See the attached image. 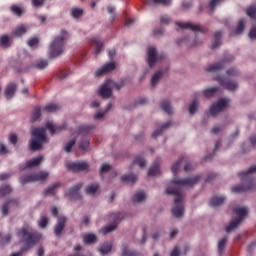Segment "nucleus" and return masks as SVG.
<instances>
[{
    "mask_svg": "<svg viewBox=\"0 0 256 256\" xmlns=\"http://www.w3.org/2000/svg\"><path fill=\"white\" fill-rule=\"evenodd\" d=\"M199 179L201 176H195L192 178H185V179H173L171 181L172 185H176V187H168L166 189L167 195H175V207L172 209V214L174 217L178 219L183 217V195L181 194L182 187H193V185H197L199 183Z\"/></svg>",
    "mask_w": 256,
    "mask_h": 256,
    "instance_id": "obj_1",
    "label": "nucleus"
},
{
    "mask_svg": "<svg viewBox=\"0 0 256 256\" xmlns=\"http://www.w3.org/2000/svg\"><path fill=\"white\" fill-rule=\"evenodd\" d=\"M20 241L26 246L22 247L18 252L12 253L10 256H22L26 251L35 247L43 237L37 230H32L29 224H24L23 227L17 232Z\"/></svg>",
    "mask_w": 256,
    "mask_h": 256,
    "instance_id": "obj_2",
    "label": "nucleus"
},
{
    "mask_svg": "<svg viewBox=\"0 0 256 256\" xmlns=\"http://www.w3.org/2000/svg\"><path fill=\"white\" fill-rule=\"evenodd\" d=\"M252 173H256V165L251 166L246 172H240L238 177L245 183V185L232 187V193H244L245 191H253V189H256L255 179L251 177Z\"/></svg>",
    "mask_w": 256,
    "mask_h": 256,
    "instance_id": "obj_3",
    "label": "nucleus"
},
{
    "mask_svg": "<svg viewBox=\"0 0 256 256\" xmlns=\"http://www.w3.org/2000/svg\"><path fill=\"white\" fill-rule=\"evenodd\" d=\"M67 39H69V33L65 30H61L60 35L54 38L50 45V57L52 59L63 55Z\"/></svg>",
    "mask_w": 256,
    "mask_h": 256,
    "instance_id": "obj_4",
    "label": "nucleus"
},
{
    "mask_svg": "<svg viewBox=\"0 0 256 256\" xmlns=\"http://www.w3.org/2000/svg\"><path fill=\"white\" fill-rule=\"evenodd\" d=\"M123 87H125V80H121L120 82L108 80L100 87L98 95H100L102 99H110L111 95H113V89L120 91Z\"/></svg>",
    "mask_w": 256,
    "mask_h": 256,
    "instance_id": "obj_5",
    "label": "nucleus"
},
{
    "mask_svg": "<svg viewBox=\"0 0 256 256\" xmlns=\"http://www.w3.org/2000/svg\"><path fill=\"white\" fill-rule=\"evenodd\" d=\"M45 128H34L32 130V135L35 138L30 140L31 151H39L43 147V143H47V136L45 134Z\"/></svg>",
    "mask_w": 256,
    "mask_h": 256,
    "instance_id": "obj_6",
    "label": "nucleus"
},
{
    "mask_svg": "<svg viewBox=\"0 0 256 256\" xmlns=\"http://www.w3.org/2000/svg\"><path fill=\"white\" fill-rule=\"evenodd\" d=\"M233 211L236 213V215H238V218L230 222V224L226 227V233H231V231L237 229V227L243 223V219L247 217V213H249L247 208L241 206L235 207Z\"/></svg>",
    "mask_w": 256,
    "mask_h": 256,
    "instance_id": "obj_7",
    "label": "nucleus"
},
{
    "mask_svg": "<svg viewBox=\"0 0 256 256\" xmlns=\"http://www.w3.org/2000/svg\"><path fill=\"white\" fill-rule=\"evenodd\" d=\"M49 178V172L40 171L34 174H25L20 176L19 182L21 185H27V183H37L38 181H46Z\"/></svg>",
    "mask_w": 256,
    "mask_h": 256,
    "instance_id": "obj_8",
    "label": "nucleus"
},
{
    "mask_svg": "<svg viewBox=\"0 0 256 256\" xmlns=\"http://www.w3.org/2000/svg\"><path fill=\"white\" fill-rule=\"evenodd\" d=\"M123 219H125V213L123 212L111 213L108 216V221H112V223L114 224H110L102 228L103 235H107L108 233H111V231H115V229H117V223H119V221Z\"/></svg>",
    "mask_w": 256,
    "mask_h": 256,
    "instance_id": "obj_9",
    "label": "nucleus"
},
{
    "mask_svg": "<svg viewBox=\"0 0 256 256\" xmlns=\"http://www.w3.org/2000/svg\"><path fill=\"white\" fill-rule=\"evenodd\" d=\"M216 81H219L220 85L224 87V89H227V91H237V88L239 87V84L237 82L227 78V77H215Z\"/></svg>",
    "mask_w": 256,
    "mask_h": 256,
    "instance_id": "obj_10",
    "label": "nucleus"
},
{
    "mask_svg": "<svg viewBox=\"0 0 256 256\" xmlns=\"http://www.w3.org/2000/svg\"><path fill=\"white\" fill-rule=\"evenodd\" d=\"M229 105V99L227 98H221L220 100L217 101L216 104H213L210 107V113L213 117L217 115L218 113H221L223 109H227V106Z\"/></svg>",
    "mask_w": 256,
    "mask_h": 256,
    "instance_id": "obj_11",
    "label": "nucleus"
},
{
    "mask_svg": "<svg viewBox=\"0 0 256 256\" xmlns=\"http://www.w3.org/2000/svg\"><path fill=\"white\" fill-rule=\"evenodd\" d=\"M67 169L72 173H79L81 171H87L89 164L87 162H71L67 164Z\"/></svg>",
    "mask_w": 256,
    "mask_h": 256,
    "instance_id": "obj_12",
    "label": "nucleus"
},
{
    "mask_svg": "<svg viewBox=\"0 0 256 256\" xmlns=\"http://www.w3.org/2000/svg\"><path fill=\"white\" fill-rule=\"evenodd\" d=\"M165 54H161L159 57L157 56V49L155 47H150L148 49V64L149 67H153L157 63V61L165 59Z\"/></svg>",
    "mask_w": 256,
    "mask_h": 256,
    "instance_id": "obj_13",
    "label": "nucleus"
},
{
    "mask_svg": "<svg viewBox=\"0 0 256 256\" xmlns=\"http://www.w3.org/2000/svg\"><path fill=\"white\" fill-rule=\"evenodd\" d=\"M176 25L180 27V29H190L191 31H199L200 33H207V28L201 25H193L191 22H176Z\"/></svg>",
    "mask_w": 256,
    "mask_h": 256,
    "instance_id": "obj_14",
    "label": "nucleus"
},
{
    "mask_svg": "<svg viewBox=\"0 0 256 256\" xmlns=\"http://www.w3.org/2000/svg\"><path fill=\"white\" fill-rule=\"evenodd\" d=\"M81 187H83V183H78L76 186L70 188L66 192V196L74 201H77V199H81V194H79V191H81Z\"/></svg>",
    "mask_w": 256,
    "mask_h": 256,
    "instance_id": "obj_15",
    "label": "nucleus"
},
{
    "mask_svg": "<svg viewBox=\"0 0 256 256\" xmlns=\"http://www.w3.org/2000/svg\"><path fill=\"white\" fill-rule=\"evenodd\" d=\"M66 223H67V217L65 216L58 217V222L54 226V235L56 237H61V233H63Z\"/></svg>",
    "mask_w": 256,
    "mask_h": 256,
    "instance_id": "obj_16",
    "label": "nucleus"
},
{
    "mask_svg": "<svg viewBox=\"0 0 256 256\" xmlns=\"http://www.w3.org/2000/svg\"><path fill=\"white\" fill-rule=\"evenodd\" d=\"M115 62H108L103 67L99 68L95 72L96 77H101V75H105L106 73H111V71H115Z\"/></svg>",
    "mask_w": 256,
    "mask_h": 256,
    "instance_id": "obj_17",
    "label": "nucleus"
},
{
    "mask_svg": "<svg viewBox=\"0 0 256 256\" xmlns=\"http://www.w3.org/2000/svg\"><path fill=\"white\" fill-rule=\"evenodd\" d=\"M46 129L51 133V135H55V133H59L60 131L67 129V124L63 123L62 125H54L53 122H47Z\"/></svg>",
    "mask_w": 256,
    "mask_h": 256,
    "instance_id": "obj_18",
    "label": "nucleus"
},
{
    "mask_svg": "<svg viewBox=\"0 0 256 256\" xmlns=\"http://www.w3.org/2000/svg\"><path fill=\"white\" fill-rule=\"evenodd\" d=\"M95 129L94 125H80L77 128L78 135H84L85 137H88V135H91V131Z\"/></svg>",
    "mask_w": 256,
    "mask_h": 256,
    "instance_id": "obj_19",
    "label": "nucleus"
},
{
    "mask_svg": "<svg viewBox=\"0 0 256 256\" xmlns=\"http://www.w3.org/2000/svg\"><path fill=\"white\" fill-rule=\"evenodd\" d=\"M17 91V84L15 83H10L6 87L4 91V95L6 99H12L13 95H15V92Z\"/></svg>",
    "mask_w": 256,
    "mask_h": 256,
    "instance_id": "obj_20",
    "label": "nucleus"
},
{
    "mask_svg": "<svg viewBox=\"0 0 256 256\" xmlns=\"http://www.w3.org/2000/svg\"><path fill=\"white\" fill-rule=\"evenodd\" d=\"M10 205H15L16 207L19 205V200H8L6 201L1 208L2 215H9V207Z\"/></svg>",
    "mask_w": 256,
    "mask_h": 256,
    "instance_id": "obj_21",
    "label": "nucleus"
},
{
    "mask_svg": "<svg viewBox=\"0 0 256 256\" xmlns=\"http://www.w3.org/2000/svg\"><path fill=\"white\" fill-rule=\"evenodd\" d=\"M90 43L93 47H95L94 48L95 55H98L99 53H101V50L103 49V43H102L101 39L91 38Z\"/></svg>",
    "mask_w": 256,
    "mask_h": 256,
    "instance_id": "obj_22",
    "label": "nucleus"
},
{
    "mask_svg": "<svg viewBox=\"0 0 256 256\" xmlns=\"http://www.w3.org/2000/svg\"><path fill=\"white\" fill-rule=\"evenodd\" d=\"M173 125V123L171 121L166 122L165 124H163L160 129L155 130L152 133V137L153 139H157V137H159V135L163 134V131L169 129V127H171Z\"/></svg>",
    "mask_w": 256,
    "mask_h": 256,
    "instance_id": "obj_23",
    "label": "nucleus"
},
{
    "mask_svg": "<svg viewBox=\"0 0 256 256\" xmlns=\"http://www.w3.org/2000/svg\"><path fill=\"white\" fill-rule=\"evenodd\" d=\"M0 47L2 49H9L11 47V37L7 34H3L0 36Z\"/></svg>",
    "mask_w": 256,
    "mask_h": 256,
    "instance_id": "obj_24",
    "label": "nucleus"
},
{
    "mask_svg": "<svg viewBox=\"0 0 256 256\" xmlns=\"http://www.w3.org/2000/svg\"><path fill=\"white\" fill-rule=\"evenodd\" d=\"M41 161H43V156H38L30 161H28L22 169H31V167H37L41 164Z\"/></svg>",
    "mask_w": 256,
    "mask_h": 256,
    "instance_id": "obj_25",
    "label": "nucleus"
},
{
    "mask_svg": "<svg viewBox=\"0 0 256 256\" xmlns=\"http://www.w3.org/2000/svg\"><path fill=\"white\" fill-rule=\"evenodd\" d=\"M161 174V168H159V162L156 161L148 171L150 177H155Z\"/></svg>",
    "mask_w": 256,
    "mask_h": 256,
    "instance_id": "obj_26",
    "label": "nucleus"
},
{
    "mask_svg": "<svg viewBox=\"0 0 256 256\" xmlns=\"http://www.w3.org/2000/svg\"><path fill=\"white\" fill-rule=\"evenodd\" d=\"M223 203H225L224 196H215L210 200V207H219L220 205H223Z\"/></svg>",
    "mask_w": 256,
    "mask_h": 256,
    "instance_id": "obj_27",
    "label": "nucleus"
},
{
    "mask_svg": "<svg viewBox=\"0 0 256 256\" xmlns=\"http://www.w3.org/2000/svg\"><path fill=\"white\" fill-rule=\"evenodd\" d=\"M139 165L140 169H145L147 167V160L143 156H136L134 158L132 166Z\"/></svg>",
    "mask_w": 256,
    "mask_h": 256,
    "instance_id": "obj_28",
    "label": "nucleus"
},
{
    "mask_svg": "<svg viewBox=\"0 0 256 256\" xmlns=\"http://www.w3.org/2000/svg\"><path fill=\"white\" fill-rule=\"evenodd\" d=\"M161 109H163V111H165V113H167L168 115H172L173 114V108L171 107V102L168 100H163L160 104Z\"/></svg>",
    "mask_w": 256,
    "mask_h": 256,
    "instance_id": "obj_29",
    "label": "nucleus"
},
{
    "mask_svg": "<svg viewBox=\"0 0 256 256\" xmlns=\"http://www.w3.org/2000/svg\"><path fill=\"white\" fill-rule=\"evenodd\" d=\"M223 62H217L215 64H212L210 66H208V68L206 69V71L208 73H217V71H221V69H223Z\"/></svg>",
    "mask_w": 256,
    "mask_h": 256,
    "instance_id": "obj_30",
    "label": "nucleus"
},
{
    "mask_svg": "<svg viewBox=\"0 0 256 256\" xmlns=\"http://www.w3.org/2000/svg\"><path fill=\"white\" fill-rule=\"evenodd\" d=\"M59 187H61V183L56 182L44 190V195H55V190L59 189Z\"/></svg>",
    "mask_w": 256,
    "mask_h": 256,
    "instance_id": "obj_31",
    "label": "nucleus"
},
{
    "mask_svg": "<svg viewBox=\"0 0 256 256\" xmlns=\"http://www.w3.org/2000/svg\"><path fill=\"white\" fill-rule=\"evenodd\" d=\"M223 32L216 31L214 34L215 42L212 44V49H217V47H221V37Z\"/></svg>",
    "mask_w": 256,
    "mask_h": 256,
    "instance_id": "obj_32",
    "label": "nucleus"
},
{
    "mask_svg": "<svg viewBox=\"0 0 256 256\" xmlns=\"http://www.w3.org/2000/svg\"><path fill=\"white\" fill-rule=\"evenodd\" d=\"M59 109H61V107L57 104H48L42 109V111L43 113H55V111H59Z\"/></svg>",
    "mask_w": 256,
    "mask_h": 256,
    "instance_id": "obj_33",
    "label": "nucleus"
},
{
    "mask_svg": "<svg viewBox=\"0 0 256 256\" xmlns=\"http://www.w3.org/2000/svg\"><path fill=\"white\" fill-rule=\"evenodd\" d=\"M26 33L27 28H25V26H18L13 30L12 35L14 37H21V35H25Z\"/></svg>",
    "mask_w": 256,
    "mask_h": 256,
    "instance_id": "obj_34",
    "label": "nucleus"
},
{
    "mask_svg": "<svg viewBox=\"0 0 256 256\" xmlns=\"http://www.w3.org/2000/svg\"><path fill=\"white\" fill-rule=\"evenodd\" d=\"M47 65H49V62H47V60H38L32 64V68L41 70V69H45Z\"/></svg>",
    "mask_w": 256,
    "mask_h": 256,
    "instance_id": "obj_35",
    "label": "nucleus"
},
{
    "mask_svg": "<svg viewBox=\"0 0 256 256\" xmlns=\"http://www.w3.org/2000/svg\"><path fill=\"white\" fill-rule=\"evenodd\" d=\"M145 199H147V196L145 195V193L143 191H140L134 195L133 203H143V201H145Z\"/></svg>",
    "mask_w": 256,
    "mask_h": 256,
    "instance_id": "obj_36",
    "label": "nucleus"
},
{
    "mask_svg": "<svg viewBox=\"0 0 256 256\" xmlns=\"http://www.w3.org/2000/svg\"><path fill=\"white\" fill-rule=\"evenodd\" d=\"M111 249H113V244L111 243H106L104 245H102L98 251L99 253H101V255H107V253L111 252Z\"/></svg>",
    "mask_w": 256,
    "mask_h": 256,
    "instance_id": "obj_37",
    "label": "nucleus"
},
{
    "mask_svg": "<svg viewBox=\"0 0 256 256\" xmlns=\"http://www.w3.org/2000/svg\"><path fill=\"white\" fill-rule=\"evenodd\" d=\"M97 241V236L95 234H85L83 237V242L86 245H91V243H95Z\"/></svg>",
    "mask_w": 256,
    "mask_h": 256,
    "instance_id": "obj_38",
    "label": "nucleus"
},
{
    "mask_svg": "<svg viewBox=\"0 0 256 256\" xmlns=\"http://www.w3.org/2000/svg\"><path fill=\"white\" fill-rule=\"evenodd\" d=\"M10 11L13 15H16V17H21V15H23V7L19 5H12Z\"/></svg>",
    "mask_w": 256,
    "mask_h": 256,
    "instance_id": "obj_39",
    "label": "nucleus"
},
{
    "mask_svg": "<svg viewBox=\"0 0 256 256\" xmlns=\"http://www.w3.org/2000/svg\"><path fill=\"white\" fill-rule=\"evenodd\" d=\"M99 190V184H92L85 188L87 195H95Z\"/></svg>",
    "mask_w": 256,
    "mask_h": 256,
    "instance_id": "obj_40",
    "label": "nucleus"
},
{
    "mask_svg": "<svg viewBox=\"0 0 256 256\" xmlns=\"http://www.w3.org/2000/svg\"><path fill=\"white\" fill-rule=\"evenodd\" d=\"M13 191V188H11V186L7 185V184H3L0 187V195L2 197H5V195H9V193H11Z\"/></svg>",
    "mask_w": 256,
    "mask_h": 256,
    "instance_id": "obj_41",
    "label": "nucleus"
},
{
    "mask_svg": "<svg viewBox=\"0 0 256 256\" xmlns=\"http://www.w3.org/2000/svg\"><path fill=\"white\" fill-rule=\"evenodd\" d=\"M41 117V107L36 106L32 111V121H39Z\"/></svg>",
    "mask_w": 256,
    "mask_h": 256,
    "instance_id": "obj_42",
    "label": "nucleus"
},
{
    "mask_svg": "<svg viewBox=\"0 0 256 256\" xmlns=\"http://www.w3.org/2000/svg\"><path fill=\"white\" fill-rule=\"evenodd\" d=\"M163 77V71L156 72L151 79L152 87H155L159 83V79Z\"/></svg>",
    "mask_w": 256,
    "mask_h": 256,
    "instance_id": "obj_43",
    "label": "nucleus"
},
{
    "mask_svg": "<svg viewBox=\"0 0 256 256\" xmlns=\"http://www.w3.org/2000/svg\"><path fill=\"white\" fill-rule=\"evenodd\" d=\"M113 109V103H108L106 110L104 113L98 112L94 115V119H103V117H105V113H107V111H111Z\"/></svg>",
    "mask_w": 256,
    "mask_h": 256,
    "instance_id": "obj_44",
    "label": "nucleus"
},
{
    "mask_svg": "<svg viewBox=\"0 0 256 256\" xmlns=\"http://www.w3.org/2000/svg\"><path fill=\"white\" fill-rule=\"evenodd\" d=\"M243 31H245V20H239L238 22V26L235 30V35H241V33H243Z\"/></svg>",
    "mask_w": 256,
    "mask_h": 256,
    "instance_id": "obj_45",
    "label": "nucleus"
},
{
    "mask_svg": "<svg viewBox=\"0 0 256 256\" xmlns=\"http://www.w3.org/2000/svg\"><path fill=\"white\" fill-rule=\"evenodd\" d=\"M183 161H185V157L180 158V159L172 166V173H174V175H177V173L179 172V169L181 168V163H183Z\"/></svg>",
    "mask_w": 256,
    "mask_h": 256,
    "instance_id": "obj_46",
    "label": "nucleus"
},
{
    "mask_svg": "<svg viewBox=\"0 0 256 256\" xmlns=\"http://www.w3.org/2000/svg\"><path fill=\"white\" fill-rule=\"evenodd\" d=\"M71 15L74 19H79L80 17H83V9L73 8L71 10Z\"/></svg>",
    "mask_w": 256,
    "mask_h": 256,
    "instance_id": "obj_47",
    "label": "nucleus"
},
{
    "mask_svg": "<svg viewBox=\"0 0 256 256\" xmlns=\"http://www.w3.org/2000/svg\"><path fill=\"white\" fill-rule=\"evenodd\" d=\"M38 225L40 229H45V227L49 225V219L47 218V216H42L38 222Z\"/></svg>",
    "mask_w": 256,
    "mask_h": 256,
    "instance_id": "obj_48",
    "label": "nucleus"
},
{
    "mask_svg": "<svg viewBox=\"0 0 256 256\" xmlns=\"http://www.w3.org/2000/svg\"><path fill=\"white\" fill-rule=\"evenodd\" d=\"M217 91H219V87L206 89V90H204V95H205V97H213V95H215V93H217Z\"/></svg>",
    "mask_w": 256,
    "mask_h": 256,
    "instance_id": "obj_49",
    "label": "nucleus"
},
{
    "mask_svg": "<svg viewBox=\"0 0 256 256\" xmlns=\"http://www.w3.org/2000/svg\"><path fill=\"white\" fill-rule=\"evenodd\" d=\"M89 137H86L84 140H81L79 142V149H82V151H85L89 147Z\"/></svg>",
    "mask_w": 256,
    "mask_h": 256,
    "instance_id": "obj_50",
    "label": "nucleus"
},
{
    "mask_svg": "<svg viewBox=\"0 0 256 256\" xmlns=\"http://www.w3.org/2000/svg\"><path fill=\"white\" fill-rule=\"evenodd\" d=\"M197 107H199V102L197 100H193L189 107V114L193 115L197 111Z\"/></svg>",
    "mask_w": 256,
    "mask_h": 256,
    "instance_id": "obj_51",
    "label": "nucleus"
},
{
    "mask_svg": "<svg viewBox=\"0 0 256 256\" xmlns=\"http://www.w3.org/2000/svg\"><path fill=\"white\" fill-rule=\"evenodd\" d=\"M225 245H227V237H224L218 243V251L220 255L221 253H223V249H225Z\"/></svg>",
    "mask_w": 256,
    "mask_h": 256,
    "instance_id": "obj_52",
    "label": "nucleus"
},
{
    "mask_svg": "<svg viewBox=\"0 0 256 256\" xmlns=\"http://www.w3.org/2000/svg\"><path fill=\"white\" fill-rule=\"evenodd\" d=\"M247 15L248 17H250L251 19H256V6H250L247 9Z\"/></svg>",
    "mask_w": 256,
    "mask_h": 256,
    "instance_id": "obj_53",
    "label": "nucleus"
},
{
    "mask_svg": "<svg viewBox=\"0 0 256 256\" xmlns=\"http://www.w3.org/2000/svg\"><path fill=\"white\" fill-rule=\"evenodd\" d=\"M76 142H77V140H75V139L70 140L65 146V152L71 153V149H73V145H75Z\"/></svg>",
    "mask_w": 256,
    "mask_h": 256,
    "instance_id": "obj_54",
    "label": "nucleus"
},
{
    "mask_svg": "<svg viewBox=\"0 0 256 256\" xmlns=\"http://www.w3.org/2000/svg\"><path fill=\"white\" fill-rule=\"evenodd\" d=\"M33 7L39 9V7H43L45 5V0H31Z\"/></svg>",
    "mask_w": 256,
    "mask_h": 256,
    "instance_id": "obj_55",
    "label": "nucleus"
},
{
    "mask_svg": "<svg viewBox=\"0 0 256 256\" xmlns=\"http://www.w3.org/2000/svg\"><path fill=\"white\" fill-rule=\"evenodd\" d=\"M154 5H164V6H168L171 5V0H152Z\"/></svg>",
    "mask_w": 256,
    "mask_h": 256,
    "instance_id": "obj_56",
    "label": "nucleus"
},
{
    "mask_svg": "<svg viewBox=\"0 0 256 256\" xmlns=\"http://www.w3.org/2000/svg\"><path fill=\"white\" fill-rule=\"evenodd\" d=\"M27 44L29 47H35V45L39 44V38L37 37L31 38L30 40H28Z\"/></svg>",
    "mask_w": 256,
    "mask_h": 256,
    "instance_id": "obj_57",
    "label": "nucleus"
},
{
    "mask_svg": "<svg viewBox=\"0 0 256 256\" xmlns=\"http://www.w3.org/2000/svg\"><path fill=\"white\" fill-rule=\"evenodd\" d=\"M108 171H111V165L103 164L100 168V175H103V173H107Z\"/></svg>",
    "mask_w": 256,
    "mask_h": 256,
    "instance_id": "obj_58",
    "label": "nucleus"
},
{
    "mask_svg": "<svg viewBox=\"0 0 256 256\" xmlns=\"http://www.w3.org/2000/svg\"><path fill=\"white\" fill-rule=\"evenodd\" d=\"M17 141H18L17 134H10V136H9V142H10L12 145H17Z\"/></svg>",
    "mask_w": 256,
    "mask_h": 256,
    "instance_id": "obj_59",
    "label": "nucleus"
},
{
    "mask_svg": "<svg viewBox=\"0 0 256 256\" xmlns=\"http://www.w3.org/2000/svg\"><path fill=\"white\" fill-rule=\"evenodd\" d=\"M227 75H229L230 77H235V76L239 75V71H237V69H235V68H231V69L227 70Z\"/></svg>",
    "mask_w": 256,
    "mask_h": 256,
    "instance_id": "obj_60",
    "label": "nucleus"
},
{
    "mask_svg": "<svg viewBox=\"0 0 256 256\" xmlns=\"http://www.w3.org/2000/svg\"><path fill=\"white\" fill-rule=\"evenodd\" d=\"M171 23V17L169 16H162L161 17V24L162 25H169Z\"/></svg>",
    "mask_w": 256,
    "mask_h": 256,
    "instance_id": "obj_61",
    "label": "nucleus"
},
{
    "mask_svg": "<svg viewBox=\"0 0 256 256\" xmlns=\"http://www.w3.org/2000/svg\"><path fill=\"white\" fill-rule=\"evenodd\" d=\"M9 241H11V235L7 234L6 236H4L1 240V245H7V243H9Z\"/></svg>",
    "mask_w": 256,
    "mask_h": 256,
    "instance_id": "obj_62",
    "label": "nucleus"
},
{
    "mask_svg": "<svg viewBox=\"0 0 256 256\" xmlns=\"http://www.w3.org/2000/svg\"><path fill=\"white\" fill-rule=\"evenodd\" d=\"M180 255H181V249L178 246H176L170 254V256H180Z\"/></svg>",
    "mask_w": 256,
    "mask_h": 256,
    "instance_id": "obj_63",
    "label": "nucleus"
},
{
    "mask_svg": "<svg viewBox=\"0 0 256 256\" xmlns=\"http://www.w3.org/2000/svg\"><path fill=\"white\" fill-rule=\"evenodd\" d=\"M249 37L251 39H256V26L252 27L249 32Z\"/></svg>",
    "mask_w": 256,
    "mask_h": 256,
    "instance_id": "obj_64",
    "label": "nucleus"
}]
</instances>
